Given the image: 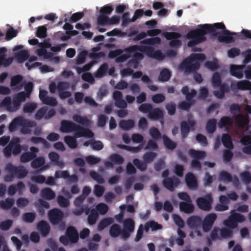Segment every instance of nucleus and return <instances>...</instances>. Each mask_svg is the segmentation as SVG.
<instances>
[{"label":"nucleus","mask_w":251,"mask_h":251,"mask_svg":"<svg viewBox=\"0 0 251 251\" xmlns=\"http://www.w3.org/2000/svg\"><path fill=\"white\" fill-rule=\"evenodd\" d=\"M125 53L122 49H117L111 50L108 54L110 58H115L117 63H122L130 58L132 55V58L128 62L130 66L134 69L138 67L140 61L144 58L145 53L150 58H154L158 60H162L164 58L162 52L159 50H154L151 46L134 45L125 49Z\"/></svg>","instance_id":"f257e3e1"},{"label":"nucleus","mask_w":251,"mask_h":251,"mask_svg":"<svg viewBox=\"0 0 251 251\" xmlns=\"http://www.w3.org/2000/svg\"><path fill=\"white\" fill-rule=\"evenodd\" d=\"M245 220L246 218L243 215L235 212L234 210L231 211L230 215L223 222L224 225L228 228L214 227L210 233L211 240L213 241L221 240L222 239L231 237L233 234L231 229L237 228L239 223H242Z\"/></svg>","instance_id":"f03ea898"},{"label":"nucleus","mask_w":251,"mask_h":251,"mask_svg":"<svg viewBox=\"0 0 251 251\" xmlns=\"http://www.w3.org/2000/svg\"><path fill=\"white\" fill-rule=\"evenodd\" d=\"M225 28V25L222 23H217L213 25L204 24L201 25L199 28L192 30L186 34V38L191 39L187 45L189 47H193L197 44L206 40L205 35L207 33H214L217 28Z\"/></svg>","instance_id":"7ed1b4c3"},{"label":"nucleus","mask_w":251,"mask_h":251,"mask_svg":"<svg viewBox=\"0 0 251 251\" xmlns=\"http://www.w3.org/2000/svg\"><path fill=\"white\" fill-rule=\"evenodd\" d=\"M205 56L202 53H192L189 56L185 58L179 64V68L184 71L185 74L196 72L194 75V78L196 81L201 83L203 79L201 75L196 72L199 70L201 64L199 61H203Z\"/></svg>","instance_id":"20e7f679"},{"label":"nucleus","mask_w":251,"mask_h":251,"mask_svg":"<svg viewBox=\"0 0 251 251\" xmlns=\"http://www.w3.org/2000/svg\"><path fill=\"white\" fill-rule=\"evenodd\" d=\"M60 129L63 133L74 132L75 137L76 138H92L94 136V133L89 129L83 127L68 120L61 121Z\"/></svg>","instance_id":"39448f33"},{"label":"nucleus","mask_w":251,"mask_h":251,"mask_svg":"<svg viewBox=\"0 0 251 251\" xmlns=\"http://www.w3.org/2000/svg\"><path fill=\"white\" fill-rule=\"evenodd\" d=\"M79 240V234L75 227L69 226L66 230L65 235L59 237V241L64 246L77 243Z\"/></svg>","instance_id":"423d86ee"},{"label":"nucleus","mask_w":251,"mask_h":251,"mask_svg":"<svg viewBox=\"0 0 251 251\" xmlns=\"http://www.w3.org/2000/svg\"><path fill=\"white\" fill-rule=\"evenodd\" d=\"M48 218L52 225H57L60 224L61 226H65V223L63 222L64 213L58 208H53L48 212Z\"/></svg>","instance_id":"0eeeda50"},{"label":"nucleus","mask_w":251,"mask_h":251,"mask_svg":"<svg viewBox=\"0 0 251 251\" xmlns=\"http://www.w3.org/2000/svg\"><path fill=\"white\" fill-rule=\"evenodd\" d=\"M5 170L8 174H12L15 177L19 179L24 178L28 173L27 171L23 166H15L10 163L6 165Z\"/></svg>","instance_id":"6e6552de"},{"label":"nucleus","mask_w":251,"mask_h":251,"mask_svg":"<svg viewBox=\"0 0 251 251\" xmlns=\"http://www.w3.org/2000/svg\"><path fill=\"white\" fill-rule=\"evenodd\" d=\"M213 198L210 194H208L204 197H199L196 200L198 207L204 211H209L211 209Z\"/></svg>","instance_id":"1a4fd4ad"},{"label":"nucleus","mask_w":251,"mask_h":251,"mask_svg":"<svg viewBox=\"0 0 251 251\" xmlns=\"http://www.w3.org/2000/svg\"><path fill=\"white\" fill-rule=\"evenodd\" d=\"M135 228V222L131 218L125 219L123 222V239L126 240L130 236Z\"/></svg>","instance_id":"9d476101"},{"label":"nucleus","mask_w":251,"mask_h":251,"mask_svg":"<svg viewBox=\"0 0 251 251\" xmlns=\"http://www.w3.org/2000/svg\"><path fill=\"white\" fill-rule=\"evenodd\" d=\"M218 28H217L218 29ZM223 29L222 33L220 34L219 33L216 32V31L213 33L215 35H218V39L220 42H225L226 43H231L235 41L234 38L232 37V35H235V32H231L229 30L226 29V26L225 28H220Z\"/></svg>","instance_id":"9b49d317"},{"label":"nucleus","mask_w":251,"mask_h":251,"mask_svg":"<svg viewBox=\"0 0 251 251\" xmlns=\"http://www.w3.org/2000/svg\"><path fill=\"white\" fill-rule=\"evenodd\" d=\"M217 218V216L215 213L208 214L204 217L201 224L203 232H208L211 229Z\"/></svg>","instance_id":"f8f14e48"},{"label":"nucleus","mask_w":251,"mask_h":251,"mask_svg":"<svg viewBox=\"0 0 251 251\" xmlns=\"http://www.w3.org/2000/svg\"><path fill=\"white\" fill-rule=\"evenodd\" d=\"M164 36L168 40H170L169 45L171 47H179L181 45V42L177 39L180 38V33L175 32H166Z\"/></svg>","instance_id":"ddd939ff"},{"label":"nucleus","mask_w":251,"mask_h":251,"mask_svg":"<svg viewBox=\"0 0 251 251\" xmlns=\"http://www.w3.org/2000/svg\"><path fill=\"white\" fill-rule=\"evenodd\" d=\"M179 183V179L175 176L166 178L162 181L163 186L171 192L174 191L175 188L177 187Z\"/></svg>","instance_id":"4468645a"},{"label":"nucleus","mask_w":251,"mask_h":251,"mask_svg":"<svg viewBox=\"0 0 251 251\" xmlns=\"http://www.w3.org/2000/svg\"><path fill=\"white\" fill-rule=\"evenodd\" d=\"M230 87L233 91L236 90L251 91V82L247 80H240L237 82H232Z\"/></svg>","instance_id":"2eb2a0df"},{"label":"nucleus","mask_w":251,"mask_h":251,"mask_svg":"<svg viewBox=\"0 0 251 251\" xmlns=\"http://www.w3.org/2000/svg\"><path fill=\"white\" fill-rule=\"evenodd\" d=\"M37 229L43 237H47L50 231L49 224L44 220H41L37 224Z\"/></svg>","instance_id":"dca6fc26"},{"label":"nucleus","mask_w":251,"mask_h":251,"mask_svg":"<svg viewBox=\"0 0 251 251\" xmlns=\"http://www.w3.org/2000/svg\"><path fill=\"white\" fill-rule=\"evenodd\" d=\"M21 121L23 124H20V126H21L20 132L23 134H30L31 132L30 128L35 126V123L33 121H31L28 119H25L23 117Z\"/></svg>","instance_id":"f3484780"},{"label":"nucleus","mask_w":251,"mask_h":251,"mask_svg":"<svg viewBox=\"0 0 251 251\" xmlns=\"http://www.w3.org/2000/svg\"><path fill=\"white\" fill-rule=\"evenodd\" d=\"M185 182L188 187L191 190H195L198 187L197 178L192 173L189 172L186 175Z\"/></svg>","instance_id":"a211bd4d"},{"label":"nucleus","mask_w":251,"mask_h":251,"mask_svg":"<svg viewBox=\"0 0 251 251\" xmlns=\"http://www.w3.org/2000/svg\"><path fill=\"white\" fill-rule=\"evenodd\" d=\"M45 159L43 157L40 156L32 160L31 163V166L33 169H38L41 167L39 172H41L47 169V166H45Z\"/></svg>","instance_id":"6ab92c4d"},{"label":"nucleus","mask_w":251,"mask_h":251,"mask_svg":"<svg viewBox=\"0 0 251 251\" xmlns=\"http://www.w3.org/2000/svg\"><path fill=\"white\" fill-rule=\"evenodd\" d=\"M187 224L190 228H197L201 226V219L198 216H191L187 219Z\"/></svg>","instance_id":"aec40b11"},{"label":"nucleus","mask_w":251,"mask_h":251,"mask_svg":"<svg viewBox=\"0 0 251 251\" xmlns=\"http://www.w3.org/2000/svg\"><path fill=\"white\" fill-rule=\"evenodd\" d=\"M218 87L220 88L219 90L214 91L213 94L218 99H223L225 97V93L229 91V86L226 83H222Z\"/></svg>","instance_id":"412c9836"},{"label":"nucleus","mask_w":251,"mask_h":251,"mask_svg":"<svg viewBox=\"0 0 251 251\" xmlns=\"http://www.w3.org/2000/svg\"><path fill=\"white\" fill-rule=\"evenodd\" d=\"M243 66L231 65L230 66V73L231 75L238 78H242L243 77Z\"/></svg>","instance_id":"4be33fe9"},{"label":"nucleus","mask_w":251,"mask_h":251,"mask_svg":"<svg viewBox=\"0 0 251 251\" xmlns=\"http://www.w3.org/2000/svg\"><path fill=\"white\" fill-rule=\"evenodd\" d=\"M164 114L163 111L159 108H153L150 111L148 117L153 120L163 119Z\"/></svg>","instance_id":"5701e85b"},{"label":"nucleus","mask_w":251,"mask_h":251,"mask_svg":"<svg viewBox=\"0 0 251 251\" xmlns=\"http://www.w3.org/2000/svg\"><path fill=\"white\" fill-rule=\"evenodd\" d=\"M109 235L112 238H117L120 235L123 238V230L117 224H113L109 229Z\"/></svg>","instance_id":"b1692460"},{"label":"nucleus","mask_w":251,"mask_h":251,"mask_svg":"<svg viewBox=\"0 0 251 251\" xmlns=\"http://www.w3.org/2000/svg\"><path fill=\"white\" fill-rule=\"evenodd\" d=\"M120 127L124 130H129L135 126V122L133 120H122L119 122Z\"/></svg>","instance_id":"393cba45"},{"label":"nucleus","mask_w":251,"mask_h":251,"mask_svg":"<svg viewBox=\"0 0 251 251\" xmlns=\"http://www.w3.org/2000/svg\"><path fill=\"white\" fill-rule=\"evenodd\" d=\"M179 206L180 210L186 214L192 213L194 211V206L191 202L181 201Z\"/></svg>","instance_id":"a878e982"},{"label":"nucleus","mask_w":251,"mask_h":251,"mask_svg":"<svg viewBox=\"0 0 251 251\" xmlns=\"http://www.w3.org/2000/svg\"><path fill=\"white\" fill-rule=\"evenodd\" d=\"M233 123V119L229 116H224L221 118L219 123L218 126L219 128H223L226 127L227 129V126H231Z\"/></svg>","instance_id":"bb28decb"},{"label":"nucleus","mask_w":251,"mask_h":251,"mask_svg":"<svg viewBox=\"0 0 251 251\" xmlns=\"http://www.w3.org/2000/svg\"><path fill=\"white\" fill-rule=\"evenodd\" d=\"M41 196L45 200L50 201L55 197V194L50 188H46L41 190Z\"/></svg>","instance_id":"cd10ccee"},{"label":"nucleus","mask_w":251,"mask_h":251,"mask_svg":"<svg viewBox=\"0 0 251 251\" xmlns=\"http://www.w3.org/2000/svg\"><path fill=\"white\" fill-rule=\"evenodd\" d=\"M87 221L90 225H94L96 224L99 217V213L96 209H90V212L88 215Z\"/></svg>","instance_id":"c85d7f7f"},{"label":"nucleus","mask_w":251,"mask_h":251,"mask_svg":"<svg viewBox=\"0 0 251 251\" xmlns=\"http://www.w3.org/2000/svg\"><path fill=\"white\" fill-rule=\"evenodd\" d=\"M189 154L190 156L194 159L201 160L203 159L206 156V153L204 151H196L194 149H191L189 151Z\"/></svg>","instance_id":"c756f323"},{"label":"nucleus","mask_w":251,"mask_h":251,"mask_svg":"<svg viewBox=\"0 0 251 251\" xmlns=\"http://www.w3.org/2000/svg\"><path fill=\"white\" fill-rule=\"evenodd\" d=\"M29 56V52L26 50H20L15 54V58L18 62L20 63L25 62L28 58Z\"/></svg>","instance_id":"7c9ffc66"},{"label":"nucleus","mask_w":251,"mask_h":251,"mask_svg":"<svg viewBox=\"0 0 251 251\" xmlns=\"http://www.w3.org/2000/svg\"><path fill=\"white\" fill-rule=\"evenodd\" d=\"M235 124L241 128H244L248 123L246 117L242 114H238L235 117Z\"/></svg>","instance_id":"2f4dec72"},{"label":"nucleus","mask_w":251,"mask_h":251,"mask_svg":"<svg viewBox=\"0 0 251 251\" xmlns=\"http://www.w3.org/2000/svg\"><path fill=\"white\" fill-rule=\"evenodd\" d=\"M222 142L224 146L229 150L233 149V145L230 136L227 133H224L222 136Z\"/></svg>","instance_id":"473e14b6"},{"label":"nucleus","mask_w":251,"mask_h":251,"mask_svg":"<svg viewBox=\"0 0 251 251\" xmlns=\"http://www.w3.org/2000/svg\"><path fill=\"white\" fill-rule=\"evenodd\" d=\"M162 139L164 145L167 149L169 150H173L176 147V143L172 141L167 135H163Z\"/></svg>","instance_id":"72a5a7b5"},{"label":"nucleus","mask_w":251,"mask_h":251,"mask_svg":"<svg viewBox=\"0 0 251 251\" xmlns=\"http://www.w3.org/2000/svg\"><path fill=\"white\" fill-rule=\"evenodd\" d=\"M22 116H19L14 118L12 122L10 123L8 129L10 132H13L16 131L17 127L20 126V124H22Z\"/></svg>","instance_id":"f704fd0d"},{"label":"nucleus","mask_w":251,"mask_h":251,"mask_svg":"<svg viewBox=\"0 0 251 251\" xmlns=\"http://www.w3.org/2000/svg\"><path fill=\"white\" fill-rule=\"evenodd\" d=\"M190 131V128L186 121H182L180 123V132L182 138L183 139L186 138Z\"/></svg>","instance_id":"c9c22d12"},{"label":"nucleus","mask_w":251,"mask_h":251,"mask_svg":"<svg viewBox=\"0 0 251 251\" xmlns=\"http://www.w3.org/2000/svg\"><path fill=\"white\" fill-rule=\"evenodd\" d=\"M113 220L112 218H106L102 219L98 225V230L102 231L106 227L112 224Z\"/></svg>","instance_id":"e433bc0d"},{"label":"nucleus","mask_w":251,"mask_h":251,"mask_svg":"<svg viewBox=\"0 0 251 251\" xmlns=\"http://www.w3.org/2000/svg\"><path fill=\"white\" fill-rule=\"evenodd\" d=\"M216 129V120L211 119L207 121L206 125V130L209 134L213 133Z\"/></svg>","instance_id":"4c0bfd02"},{"label":"nucleus","mask_w":251,"mask_h":251,"mask_svg":"<svg viewBox=\"0 0 251 251\" xmlns=\"http://www.w3.org/2000/svg\"><path fill=\"white\" fill-rule=\"evenodd\" d=\"M171 76V72L166 68L163 69L160 72L158 79L160 81L165 82L168 81Z\"/></svg>","instance_id":"58836bf2"},{"label":"nucleus","mask_w":251,"mask_h":251,"mask_svg":"<svg viewBox=\"0 0 251 251\" xmlns=\"http://www.w3.org/2000/svg\"><path fill=\"white\" fill-rule=\"evenodd\" d=\"M10 142H13L12 144V153L14 155L19 154L21 151V146L20 145V139L19 138L13 139Z\"/></svg>","instance_id":"ea45409f"},{"label":"nucleus","mask_w":251,"mask_h":251,"mask_svg":"<svg viewBox=\"0 0 251 251\" xmlns=\"http://www.w3.org/2000/svg\"><path fill=\"white\" fill-rule=\"evenodd\" d=\"M219 180L220 181L230 182L232 181V176L228 172L222 171L219 173Z\"/></svg>","instance_id":"a19ab883"},{"label":"nucleus","mask_w":251,"mask_h":251,"mask_svg":"<svg viewBox=\"0 0 251 251\" xmlns=\"http://www.w3.org/2000/svg\"><path fill=\"white\" fill-rule=\"evenodd\" d=\"M76 138L75 136H66L64 138V141L70 148L76 149L77 147Z\"/></svg>","instance_id":"79ce46f5"},{"label":"nucleus","mask_w":251,"mask_h":251,"mask_svg":"<svg viewBox=\"0 0 251 251\" xmlns=\"http://www.w3.org/2000/svg\"><path fill=\"white\" fill-rule=\"evenodd\" d=\"M211 83L214 88H217L222 83L221 76L219 73L215 72L211 78Z\"/></svg>","instance_id":"37998d69"},{"label":"nucleus","mask_w":251,"mask_h":251,"mask_svg":"<svg viewBox=\"0 0 251 251\" xmlns=\"http://www.w3.org/2000/svg\"><path fill=\"white\" fill-rule=\"evenodd\" d=\"M140 43L142 45H147L149 46L154 45L155 44H160L161 43V39L160 38L156 37L144 39L141 41Z\"/></svg>","instance_id":"c03bdc74"},{"label":"nucleus","mask_w":251,"mask_h":251,"mask_svg":"<svg viewBox=\"0 0 251 251\" xmlns=\"http://www.w3.org/2000/svg\"><path fill=\"white\" fill-rule=\"evenodd\" d=\"M14 201V200L12 198H7L5 201H0V206L4 210L10 209L13 205Z\"/></svg>","instance_id":"a18cd8bd"},{"label":"nucleus","mask_w":251,"mask_h":251,"mask_svg":"<svg viewBox=\"0 0 251 251\" xmlns=\"http://www.w3.org/2000/svg\"><path fill=\"white\" fill-rule=\"evenodd\" d=\"M108 66L106 63L102 64L97 70L95 74L96 77L100 78L103 77L106 73L108 70Z\"/></svg>","instance_id":"49530a36"},{"label":"nucleus","mask_w":251,"mask_h":251,"mask_svg":"<svg viewBox=\"0 0 251 251\" xmlns=\"http://www.w3.org/2000/svg\"><path fill=\"white\" fill-rule=\"evenodd\" d=\"M109 159L112 161L114 164L122 165L124 162V158L120 155L117 153H113L109 157Z\"/></svg>","instance_id":"de8ad7c7"},{"label":"nucleus","mask_w":251,"mask_h":251,"mask_svg":"<svg viewBox=\"0 0 251 251\" xmlns=\"http://www.w3.org/2000/svg\"><path fill=\"white\" fill-rule=\"evenodd\" d=\"M73 119L75 122L83 126H86L89 123V121L87 117H82L80 115L77 114L74 115L73 116Z\"/></svg>","instance_id":"09e8293b"},{"label":"nucleus","mask_w":251,"mask_h":251,"mask_svg":"<svg viewBox=\"0 0 251 251\" xmlns=\"http://www.w3.org/2000/svg\"><path fill=\"white\" fill-rule=\"evenodd\" d=\"M156 156L155 152L150 151L145 153L143 156V159L144 161L146 162V164L152 162Z\"/></svg>","instance_id":"8fccbe9b"},{"label":"nucleus","mask_w":251,"mask_h":251,"mask_svg":"<svg viewBox=\"0 0 251 251\" xmlns=\"http://www.w3.org/2000/svg\"><path fill=\"white\" fill-rule=\"evenodd\" d=\"M83 212H84L86 215L89 214L90 212V208L88 207V205H84L82 206L76 207L74 211V214L78 216L80 215Z\"/></svg>","instance_id":"3c124183"},{"label":"nucleus","mask_w":251,"mask_h":251,"mask_svg":"<svg viewBox=\"0 0 251 251\" xmlns=\"http://www.w3.org/2000/svg\"><path fill=\"white\" fill-rule=\"evenodd\" d=\"M36 214L33 212L25 213L23 215V220L27 223H32L35 219Z\"/></svg>","instance_id":"603ef678"},{"label":"nucleus","mask_w":251,"mask_h":251,"mask_svg":"<svg viewBox=\"0 0 251 251\" xmlns=\"http://www.w3.org/2000/svg\"><path fill=\"white\" fill-rule=\"evenodd\" d=\"M84 16V13L82 12H76L74 13L69 19H65V22L69 21L72 23H75L80 20Z\"/></svg>","instance_id":"864d4df0"},{"label":"nucleus","mask_w":251,"mask_h":251,"mask_svg":"<svg viewBox=\"0 0 251 251\" xmlns=\"http://www.w3.org/2000/svg\"><path fill=\"white\" fill-rule=\"evenodd\" d=\"M133 164L141 171H145L147 168V164L144 161H142L138 158L133 160Z\"/></svg>","instance_id":"5fc2aeb1"},{"label":"nucleus","mask_w":251,"mask_h":251,"mask_svg":"<svg viewBox=\"0 0 251 251\" xmlns=\"http://www.w3.org/2000/svg\"><path fill=\"white\" fill-rule=\"evenodd\" d=\"M37 104L34 102H27L23 107V111L25 113H31L36 109Z\"/></svg>","instance_id":"6e6d98bb"},{"label":"nucleus","mask_w":251,"mask_h":251,"mask_svg":"<svg viewBox=\"0 0 251 251\" xmlns=\"http://www.w3.org/2000/svg\"><path fill=\"white\" fill-rule=\"evenodd\" d=\"M242 181L246 185L251 182V174L248 171H244L240 174Z\"/></svg>","instance_id":"4d7b16f0"},{"label":"nucleus","mask_w":251,"mask_h":251,"mask_svg":"<svg viewBox=\"0 0 251 251\" xmlns=\"http://www.w3.org/2000/svg\"><path fill=\"white\" fill-rule=\"evenodd\" d=\"M57 201L60 206L66 208L70 205L69 200L61 195H59L57 198Z\"/></svg>","instance_id":"13d9d810"},{"label":"nucleus","mask_w":251,"mask_h":251,"mask_svg":"<svg viewBox=\"0 0 251 251\" xmlns=\"http://www.w3.org/2000/svg\"><path fill=\"white\" fill-rule=\"evenodd\" d=\"M47 29L45 25L40 26L37 28L36 36L39 38H44L47 37Z\"/></svg>","instance_id":"bf43d9fd"},{"label":"nucleus","mask_w":251,"mask_h":251,"mask_svg":"<svg viewBox=\"0 0 251 251\" xmlns=\"http://www.w3.org/2000/svg\"><path fill=\"white\" fill-rule=\"evenodd\" d=\"M165 108L169 115L173 116L175 114L176 111V104L174 102L171 101L167 103L165 105Z\"/></svg>","instance_id":"052dcab7"},{"label":"nucleus","mask_w":251,"mask_h":251,"mask_svg":"<svg viewBox=\"0 0 251 251\" xmlns=\"http://www.w3.org/2000/svg\"><path fill=\"white\" fill-rule=\"evenodd\" d=\"M96 210L99 214L104 215L107 213L108 210V206L104 203H100L96 206Z\"/></svg>","instance_id":"680f3d73"},{"label":"nucleus","mask_w":251,"mask_h":251,"mask_svg":"<svg viewBox=\"0 0 251 251\" xmlns=\"http://www.w3.org/2000/svg\"><path fill=\"white\" fill-rule=\"evenodd\" d=\"M205 66L211 71H215L219 68L217 60L213 61H207L205 63Z\"/></svg>","instance_id":"e2e57ef3"},{"label":"nucleus","mask_w":251,"mask_h":251,"mask_svg":"<svg viewBox=\"0 0 251 251\" xmlns=\"http://www.w3.org/2000/svg\"><path fill=\"white\" fill-rule=\"evenodd\" d=\"M32 155V153L29 151L24 152L20 157V161L22 163H27L34 159Z\"/></svg>","instance_id":"0e129e2a"},{"label":"nucleus","mask_w":251,"mask_h":251,"mask_svg":"<svg viewBox=\"0 0 251 251\" xmlns=\"http://www.w3.org/2000/svg\"><path fill=\"white\" fill-rule=\"evenodd\" d=\"M90 176L94 180L96 181L99 184H103L104 182V180L102 176L99 173L94 171L90 172Z\"/></svg>","instance_id":"69168bd1"},{"label":"nucleus","mask_w":251,"mask_h":251,"mask_svg":"<svg viewBox=\"0 0 251 251\" xmlns=\"http://www.w3.org/2000/svg\"><path fill=\"white\" fill-rule=\"evenodd\" d=\"M13 221L11 220H7L0 223V229L2 231L8 230L12 226Z\"/></svg>","instance_id":"338daca9"},{"label":"nucleus","mask_w":251,"mask_h":251,"mask_svg":"<svg viewBox=\"0 0 251 251\" xmlns=\"http://www.w3.org/2000/svg\"><path fill=\"white\" fill-rule=\"evenodd\" d=\"M233 156V153L231 150H225L223 151V159L225 163L229 162Z\"/></svg>","instance_id":"774afa93"}]
</instances>
